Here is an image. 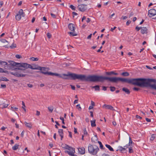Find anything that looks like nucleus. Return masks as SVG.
Segmentation results:
<instances>
[{"instance_id": "1", "label": "nucleus", "mask_w": 156, "mask_h": 156, "mask_svg": "<svg viewBox=\"0 0 156 156\" xmlns=\"http://www.w3.org/2000/svg\"><path fill=\"white\" fill-rule=\"evenodd\" d=\"M63 76L66 77L63 78L65 79H71L72 80L78 79L81 81L92 82H103L105 80L117 83L119 81L122 83H126L141 87L147 86L148 85L150 80H146L143 78L136 79H127L118 77H108L96 75H89L86 76L85 75L77 74L74 73H68L67 74H63Z\"/></svg>"}, {"instance_id": "2", "label": "nucleus", "mask_w": 156, "mask_h": 156, "mask_svg": "<svg viewBox=\"0 0 156 156\" xmlns=\"http://www.w3.org/2000/svg\"><path fill=\"white\" fill-rule=\"evenodd\" d=\"M19 66V68H17V69L21 70H25L26 69L28 68H30L32 69H39L40 66L35 65L34 66H32L30 64L24 62H20L19 63H16Z\"/></svg>"}, {"instance_id": "3", "label": "nucleus", "mask_w": 156, "mask_h": 156, "mask_svg": "<svg viewBox=\"0 0 156 156\" xmlns=\"http://www.w3.org/2000/svg\"><path fill=\"white\" fill-rule=\"evenodd\" d=\"M9 64L6 62L4 61H0V64H3L5 66V68L7 69H17L15 67H18L19 65L16 63H20L12 61H8Z\"/></svg>"}, {"instance_id": "4", "label": "nucleus", "mask_w": 156, "mask_h": 156, "mask_svg": "<svg viewBox=\"0 0 156 156\" xmlns=\"http://www.w3.org/2000/svg\"><path fill=\"white\" fill-rule=\"evenodd\" d=\"M99 150L98 147L96 145L93 146L89 144L88 147V151L89 153L93 155H96Z\"/></svg>"}, {"instance_id": "5", "label": "nucleus", "mask_w": 156, "mask_h": 156, "mask_svg": "<svg viewBox=\"0 0 156 156\" xmlns=\"http://www.w3.org/2000/svg\"><path fill=\"white\" fill-rule=\"evenodd\" d=\"M144 79L148 80L149 79L150 80L149 83H148V85L147 86H142V87H150L152 89L156 90V84H151V83H155L156 82V80L155 79H146L144 78Z\"/></svg>"}, {"instance_id": "6", "label": "nucleus", "mask_w": 156, "mask_h": 156, "mask_svg": "<svg viewBox=\"0 0 156 156\" xmlns=\"http://www.w3.org/2000/svg\"><path fill=\"white\" fill-rule=\"evenodd\" d=\"M40 71H37V72L39 73H42L45 75H49V73L50 72H48L49 69L48 68L46 67H40L39 68Z\"/></svg>"}, {"instance_id": "7", "label": "nucleus", "mask_w": 156, "mask_h": 156, "mask_svg": "<svg viewBox=\"0 0 156 156\" xmlns=\"http://www.w3.org/2000/svg\"><path fill=\"white\" fill-rule=\"evenodd\" d=\"M87 5L83 4L79 5L78 8L80 11L81 12H84L87 9Z\"/></svg>"}, {"instance_id": "8", "label": "nucleus", "mask_w": 156, "mask_h": 156, "mask_svg": "<svg viewBox=\"0 0 156 156\" xmlns=\"http://www.w3.org/2000/svg\"><path fill=\"white\" fill-rule=\"evenodd\" d=\"M10 74L19 77H24L27 75L24 74H20L18 72H11L10 73Z\"/></svg>"}, {"instance_id": "9", "label": "nucleus", "mask_w": 156, "mask_h": 156, "mask_svg": "<svg viewBox=\"0 0 156 156\" xmlns=\"http://www.w3.org/2000/svg\"><path fill=\"white\" fill-rule=\"evenodd\" d=\"M148 15L150 17L156 15V10L154 9H151L148 11Z\"/></svg>"}, {"instance_id": "10", "label": "nucleus", "mask_w": 156, "mask_h": 156, "mask_svg": "<svg viewBox=\"0 0 156 156\" xmlns=\"http://www.w3.org/2000/svg\"><path fill=\"white\" fill-rule=\"evenodd\" d=\"M141 33L143 34H147L148 33V29L146 27H141Z\"/></svg>"}, {"instance_id": "11", "label": "nucleus", "mask_w": 156, "mask_h": 156, "mask_svg": "<svg viewBox=\"0 0 156 156\" xmlns=\"http://www.w3.org/2000/svg\"><path fill=\"white\" fill-rule=\"evenodd\" d=\"M103 107L105 108L106 109H109L112 111L115 110L113 107L111 105H107L106 104H104L103 106Z\"/></svg>"}, {"instance_id": "12", "label": "nucleus", "mask_w": 156, "mask_h": 156, "mask_svg": "<svg viewBox=\"0 0 156 156\" xmlns=\"http://www.w3.org/2000/svg\"><path fill=\"white\" fill-rule=\"evenodd\" d=\"M69 29L71 31L74 32L75 30V25L73 24L70 23L68 25Z\"/></svg>"}, {"instance_id": "13", "label": "nucleus", "mask_w": 156, "mask_h": 156, "mask_svg": "<svg viewBox=\"0 0 156 156\" xmlns=\"http://www.w3.org/2000/svg\"><path fill=\"white\" fill-rule=\"evenodd\" d=\"M79 151L82 154H84L85 153V149L84 147H82L78 149Z\"/></svg>"}, {"instance_id": "14", "label": "nucleus", "mask_w": 156, "mask_h": 156, "mask_svg": "<svg viewBox=\"0 0 156 156\" xmlns=\"http://www.w3.org/2000/svg\"><path fill=\"white\" fill-rule=\"evenodd\" d=\"M24 124L27 127L30 129H31L32 127V124L31 122L27 123L26 122H25Z\"/></svg>"}, {"instance_id": "15", "label": "nucleus", "mask_w": 156, "mask_h": 156, "mask_svg": "<svg viewBox=\"0 0 156 156\" xmlns=\"http://www.w3.org/2000/svg\"><path fill=\"white\" fill-rule=\"evenodd\" d=\"M119 150L122 153H126L127 152V150H126V148L123 147L121 146H120L119 147Z\"/></svg>"}, {"instance_id": "16", "label": "nucleus", "mask_w": 156, "mask_h": 156, "mask_svg": "<svg viewBox=\"0 0 156 156\" xmlns=\"http://www.w3.org/2000/svg\"><path fill=\"white\" fill-rule=\"evenodd\" d=\"M106 74L107 75H117L118 73H115L113 71H111L110 72H106Z\"/></svg>"}, {"instance_id": "17", "label": "nucleus", "mask_w": 156, "mask_h": 156, "mask_svg": "<svg viewBox=\"0 0 156 156\" xmlns=\"http://www.w3.org/2000/svg\"><path fill=\"white\" fill-rule=\"evenodd\" d=\"M122 90L128 94H129L130 93L129 90L126 88L123 87L122 88Z\"/></svg>"}, {"instance_id": "18", "label": "nucleus", "mask_w": 156, "mask_h": 156, "mask_svg": "<svg viewBox=\"0 0 156 156\" xmlns=\"http://www.w3.org/2000/svg\"><path fill=\"white\" fill-rule=\"evenodd\" d=\"M49 75H51V76H59L60 77L62 78V77L61 76H60V75L58 73H53L50 72L49 73Z\"/></svg>"}, {"instance_id": "19", "label": "nucleus", "mask_w": 156, "mask_h": 156, "mask_svg": "<svg viewBox=\"0 0 156 156\" xmlns=\"http://www.w3.org/2000/svg\"><path fill=\"white\" fill-rule=\"evenodd\" d=\"M19 14L23 17L25 16V13L23 12V10L22 9H20L19 11Z\"/></svg>"}, {"instance_id": "20", "label": "nucleus", "mask_w": 156, "mask_h": 156, "mask_svg": "<svg viewBox=\"0 0 156 156\" xmlns=\"http://www.w3.org/2000/svg\"><path fill=\"white\" fill-rule=\"evenodd\" d=\"M105 146L108 148L109 151H114L113 148L109 145L106 144Z\"/></svg>"}, {"instance_id": "21", "label": "nucleus", "mask_w": 156, "mask_h": 156, "mask_svg": "<svg viewBox=\"0 0 156 156\" xmlns=\"http://www.w3.org/2000/svg\"><path fill=\"white\" fill-rule=\"evenodd\" d=\"M92 87L93 88H94L95 90L96 91H99L100 90V86L99 85H96L95 86H92Z\"/></svg>"}, {"instance_id": "22", "label": "nucleus", "mask_w": 156, "mask_h": 156, "mask_svg": "<svg viewBox=\"0 0 156 156\" xmlns=\"http://www.w3.org/2000/svg\"><path fill=\"white\" fill-rule=\"evenodd\" d=\"M96 120L94 119V120H91L90 121L91 123V126L92 127H95L96 126L95 124Z\"/></svg>"}, {"instance_id": "23", "label": "nucleus", "mask_w": 156, "mask_h": 156, "mask_svg": "<svg viewBox=\"0 0 156 156\" xmlns=\"http://www.w3.org/2000/svg\"><path fill=\"white\" fill-rule=\"evenodd\" d=\"M73 148L70 147V146L66 144V147H65V149L68 150L69 151H71L72 150H74Z\"/></svg>"}, {"instance_id": "24", "label": "nucleus", "mask_w": 156, "mask_h": 156, "mask_svg": "<svg viewBox=\"0 0 156 156\" xmlns=\"http://www.w3.org/2000/svg\"><path fill=\"white\" fill-rule=\"evenodd\" d=\"M15 18L17 20H19L21 19V17L20 15L18 13L16 16Z\"/></svg>"}, {"instance_id": "25", "label": "nucleus", "mask_w": 156, "mask_h": 156, "mask_svg": "<svg viewBox=\"0 0 156 156\" xmlns=\"http://www.w3.org/2000/svg\"><path fill=\"white\" fill-rule=\"evenodd\" d=\"M98 144H99L100 145V147L101 149H103V150H104V149H105V148L103 147V146L101 142V141H98Z\"/></svg>"}, {"instance_id": "26", "label": "nucleus", "mask_w": 156, "mask_h": 156, "mask_svg": "<svg viewBox=\"0 0 156 156\" xmlns=\"http://www.w3.org/2000/svg\"><path fill=\"white\" fill-rule=\"evenodd\" d=\"M121 75L122 76H127L129 75V73H128L127 72H125L122 73Z\"/></svg>"}, {"instance_id": "27", "label": "nucleus", "mask_w": 156, "mask_h": 156, "mask_svg": "<svg viewBox=\"0 0 156 156\" xmlns=\"http://www.w3.org/2000/svg\"><path fill=\"white\" fill-rule=\"evenodd\" d=\"M19 146V145L17 144H16L12 147V149L14 150H16L18 148Z\"/></svg>"}, {"instance_id": "28", "label": "nucleus", "mask_w": 156, "mask_h": 156, "mask_svg": "<svg viewBox=\"0 0 156 156\" xmlns=\"http://www.w3.org/2000/svg\"><path fill=\"white\" fill-rule=\"evenodd\" d=\"M58 132L59 136L63 135V130L62 129H59Z\"/></svg>"}, {"instance_id": "29", "label": "nucleus", "mask_w": 156, "mask_h": 156, "mask_svg": "<svg viewBox=\"0 0 156 156\" xmlns=\"http://www.w3.org/2000/svg\"><path fill=\"white\" fill-rule=\"evenodd\" d=\"M71 151H69L68 154L71 156H72L73 154L75 152V149L74 148V150H72Z\"/></svg>"}, {"instance_id": "30", "label": "nucleus", "mask_w": 156, "mask_h": 156, "mask_svg": "<svg viewBox=\"0 0 156 156\" xmlns=\"http://www.w3.org/2000/svg\"><path fill=\"white\" fill-rule=\"evenodd\" d=\"M68 34L70 35H72V36H74L77 35V34L74 32H69Z\"/></svg>"}, {"instance_id": "31", "label": "nucleus", "mask_w": 156, "mask_h": 156, "mask_svg": "<svg viewBox=\"0 0 156 156\" xmlns=\"http://www.w3.org/2000/svg\"><path fill=\"white\" fill-rule=\"evenodd\" d=\"M48 109L50 112H52L54 108L53 106L48 107Z\"/></svg>"}, {"instance_id": "32", "label": "nucleus", "mask_w": 156, "mask_h": 156, "mask_svg": "<svg viewBox=\"0 0 156 156\" xmlns=\"http://www.w3.org/2000/svg\"><path fill=\"white\" fill-rule=\"evenodd\" d=\"M30 60L34 61H37L38 60V58H37L32 57L30 58Z\"/></svg>"}, {"instance_id": "33", "label": "nucleus", "mask_w": 156, "mask_h": 156, "mask_svg": "<svg viewBox=\"0 0 156 156\" xmlns=\"http://www.w3.org/2000/svg\"><path fill=\"white\" fill-rule=\"evenodd\" d=\"M0 72L7 73L8 72V71H5L4 70V69L2 68H0Z\"/></svg>"}, {"instance_id": "34", "label": "nucleus", "mask_w": 156, "mask_h": 156, "mask_svg": "<svg viewBox=\"0 0 156 156\" xmlns=\"http://www.w3.org/2000/svg\"><path fill=\"white\" fill-rule=\"evenodd\" d=\"M69 7L71 8L72 10H75L76 9V7L74 6V5H69Z\"/></svg>"}, {"instance_id": "35", "label": "nucleus", "mask_w": 156, "mask_h": 156, "mask_svg": "<svg viewBox=\"0 0 156 156\" xmlns=\"http://www.w3.org/2000/svg\"><path fill=\"white\" fill-rule=\"evenodd\" d=\"M156 136V135L154 134H152L151 135V137L150 138V140H153L154 139V138H155Z\"/></svg>"}, {"instance_id": "36", "label": "nucleus", "mask_w": 156, "mask_h": 156, "mask_svg": "<svg viewBox=\"0 0 156 156\" xmlns=\"http://www.w3.org/2000/svg\"><path fill=\"white\" fill-rule=\"evenodd\" d=\"M76 107L79 111H81V108L80 104L77 105H76Z\"/></svg>"}, {"instance_id": "37", "label": "nucleus", "mask_w": 156, "mask_h": 156, "mask_svg": "<svg viewBox=\"0 0 156 156\" xmlns=\"http://www.w3.org/2000/svg\"><path fill=\"white\" fill-rule=\"evenodd\" d=\"M110 90L112 91H114L115 89V87H110Z\"/></svg>"}, {"instance_id": "38", "label": "nucleus", "mask_w": 156, "mask_h": 156, "mask_svg": "<svg viewBox=\"0 0 156 156\" xmlns=\"http://www.w3.org/2000/svg\"><path fill=\"white\" fill-rule=\"evenodd\" d=\"M2 79L1 80V81H9V80L5 77H2Z\"/></svg>"}, {"instance_id": "39", "label": "nucleus", "mask_w": 156, "mask_h": 156, "mask_svg": "<svg viewBox=\"0 0 156 156\" xmlns=\"http://www.w3.org/2000/svg\"><path fill=\"white\" fill-rule=\"evenodd\" d=\"M132 141L131 140V139L130 137H129V145H127L126 146H125L126 147V148H128L127 147L129 145V144H132Z\"/></svg>"}, {"instance_id": "40", "label": "nucleus", "mask_w": 156, "mask_h": 156, "mask_svg": "<svg viewBox=\"0 0 156 156\" xmlns=\"http://www.w3.org/2000/svg\"><path fill=\"white\" fill-rule=\"evenodd\" d=\"M83 131L84 135H87L88 134L87 132V131L86 128H85L83 129Z\"/></svg>"}, {"instance_id": "41", "label": "nucleus", "mask_w": 156, "mask_h": 156, "mask_svg": "<svg viewBox=\"0 0 156 156\" xmlns=\"http://www.w3.org/2000/svg\"><path fill=\"white\" fill-rule=\"evenodd\" d=\"M16 44H14L13 43L11 45H9V47L11 48H16Z\"/></svg>"}, {"instance_id": "42", "label": "nucleus", "mask_w": 156, "mask_h": 156, "mask_svg": "<svg viewBox=\"0 0 156 156\" xmlns=\"http://www.w3.org/2000/svg\"><path fill=\"white\" fill-rule=\"evenodd\" d=\"M129 153H133V151L132 149V147H130L129 148Z\"/></svg>"}, {"instance_id": "43", "label": "nucleus", "mask_w": 156, "mask_h": 156, "mask_svg": "<svg viewBox=\"0 0 156 156\" xmlns=\"http://www.w3.org/2000/svg\"><path fill=\"white\" fill-rule=\"evenodd\" d=\"M60 119L62 120V124H65V122H64V118L62 117H60Z\"/></svg>"}, {"instance_id": "44", "label": "nucleus", "mask_w": 156, "mask_h": 156, "mask_svg": "<svg viewBox=\"0 0 156 156\" xmlns=\"http://www.w3.org/2000/svg\"><path fill=\"white\" fill-rule=\"evenodd\" d=\"M9 105L8 104H5V103L3 104V108H5L7 107Z\"/></svg>"}, {"instance_id": "45", "label": "nucleus", "mask_w": 156, "mask_h": 156, "mask_svg": "<svg viewBox=\"0 0 156 156\" xmlns=\"http://www.w3.org/2000/svg\"><path fill=\"white\" fill-rule=\"evenodd\" d=\"M47 37L49 38H51V34L49 33H48L47 34Z\"/></svg>"}, {"instance_id": "46", "label": "nucleus", "mask_w": 156, "mask_h": 156, "mask_svg": "<svg viewBox=\"0 0 156 156\" xmlns=\"http://www.w3.org/2000/svg\"><path fill=\"white\" fill-rule=\"evenodd\" d=\"M0 41L4 43H5L6 42H8V41L5 39H1V40H0Z\"/></svg>"}, {"instance_id": "47", "label": "nucleus", "mask_w": 156, "mask_h": 156, "mask_svg": "<svg viewBox=\"0 0 156 156\" xmlns=\"http://www.w3.org/2000/svg\"><path fill=\"white\" fill-rule=\"evenodd\" d=\"M97 140V137L95 139H94L93 138H91L92 142H94V143H95V141Z\"/></svg>"}, {"instance_id": "48", "label": "nucleus", "mask_w": 156, "mask_h": 156, "mask_svg": "<svg viewBox=\"0 0 156 156\" xmlns=\"http://www.w3.org/2000/svg\"><path fill=\"white\" fill-rule=\"evenodd\" d=\"M51 17H53V18H56V16L55 14H54L52 13H51Z\"/></svg>"}, {"instance_id": "49", "label": "nucleus", "mask_w": 156, "mask_h": 156, "mask_svg": "<svg viewBox=\"0 0 156 156\" xmlns=\"http://www.w3.org/2000/svg\"><path fill=\"white\" fill-rule=\"evenodd\" d=\"M133 90H135L136 91H138L140 90V88H138L136 87H134L133 88Z\"/></svg>"}, {"instance_id": "50", "label": "nucleus", "mask_w": 156, "mask_h": 156, "mask_svg": "<svg viewBox=\"0 0 156 156\" xmlns=\"http://www.w3.org/2000/svg\"><path fill=\"white\" fill-rule=\"evenodd\" d=\"M135 29L136 30H137V31H139L140 29L141 30V27H139L138 26H136L135 28Z\"/></svg>"}, {"instance_id": "51", "label": "nucleus", "mask_w": 156, "mask_h": 156, "mask_svg": "<svg viewBox=\"0 0 156 156\" xmlns=\"http://www.w3.org/2000/svg\"><path fill=\"white\" fill-rule=\"evenodd\" d=\"M70 86L71 87V88L72 90H75V87L74 86L72 85H70Z\"/></svg>"}, {"instance_id": "52", "label": "nucleus", "mask_w": 156, "mask_h": 156, "mask_svg": "<svg viewBox=\"0 0 156 156\" xmlns=\"http://www.w3.org/2000/svg\"><path fill=\"white\" fill-rule=\"evenodd\" d=\"M131 23V21L130 20H128L126 23V25L127 26H128L129 25V24Z\"/></svg>"}, {"instance_id": "53", "label": "nucleus", "mask_w": 156, "mask_h": 156, "mask_svg": "<svg viewBox=\"0 0 156 156\" xmlns=\"http://www.w3.org/2000/svg\"><path fill=\"white\" fill-rule=\"evenodd\" d=\"M11 109L12 110H14V109L15 110H16L17 109H18V108H16V107H11Z\"/></svg>"}, {"instance_id": "54", "label": "nucleus", "mask_w": 156, "mask_h": 156, "mask_svg": "<svg viewBox=\"0 0 156 156\" xmlns=\"http://www.w3.org/2000/svg\"><path fill=\"white\" fill-rule=\"evenodd\" d=\"M27 85L28 87H29L31 88L33 87V85L30 83L27 84Z\"/></svg>"}, {"instance_id": "55", "label": "nucleus", "mask_w": 156, "mask_h": 156, "mask_svg": "<svg viewBox=\"0 0 156 156\" xmlns=\"http://www.w3.org/2000/svg\"><path fill=\"white\" fill-rule=\"evenodd\" d=\"M108 87H105V86H103L102 87V88H103V90H106L107 89V88Z\"/></svg>"}, {"instance_id": "56", "label": "nucleus", "mask_w": 156, "mask_h": 156, "mask_svg": "<svg viewBox=\"0 0 156 156\" xmlns=\"http://www.w3.org/2000/svg\"><path fill=\"white\" fill-rule=\"evenodd\" d=\"M92 35V34H90V35H89L87 37V38L88 39H90L91 38V36Z\"/></svg>"}, {"instance_id": "57", "label": "nucleus", "mask_w": 156, "mask_h": 156, "mask_svg": "<svg viewBox=\"0 0 156 156\" xmlns=\"http://www.w3.org/2000/svg\"><path fill=\"white\" fill-rule=\"evenodd\" d=\"M16 57L17 58H21V56H20V55H16Z\"/></svg>"}, {"instance_id": "58", "label": "nucleus", "mask_w": 156, "mask_h": 156, "mask_svg": "<svg viewBox=\"0 0 156 156\" xmlns=\"http://www.w3.org/2000/svg\"><path fill=\"white\" fill-rule=\"evenodd\" d=\"M91 106H92L93 107L95 105L94 102L93 101H91Z\"/></svg>"}, {"instance_id": "59", "label": "nucleus", "mask_w": 156, "mask_h": 156, "mask_svg": "<svg viewBox=\"0 0 156 156\" xmlns=\"http://www.w3.org/2000/svg\"><path fill=\"white\" fill-rule=\"evenodd\" d=\"M1 86L2 88H5L6 87V85L5 84H1Z\"/></svg>"}, {"instance_id": "60", "label": "nucleus", "mask_w": 156, "mask_h": 156, "mask_svg": "<svg viewBox=\"0 0 156 156\" xmlns=\"http://www.w3.org/2000/svg\"><path fill=\"white\" fill-rule=\"evenodd\" d=\"M127 16H122V18L123 19V20H125L127 18Z\"/></svg>"}, {"instance_id": "61", "label": "nucleus", "mask_w": 156, "mask_h": 156, "mask_svg": "<svg viewBox=\"0 0 156 156\" xmlns=\"http://www.w3.org/2000/svg\"><path fill=\"white\" fill-rule=\"evenodd\" d=\"M146 121L147 122H150L151 121V119H149L147 118H145Z\"/></svg>"}, {"instance_id": "62", "label": "nucleus", "mask_w": 156, "mask_h": 156, "mask_svg": "<svg viewBox=\"0 0 156 156\" xmlns=\"http://www.w3.org/2000/svg\"><path fill=\"white\" fill-rule=\"evenodd\" d=\"M116 28V27H114L113 28H112L110 29V30L112 31H113L115 30Z\"/></svg>"}, {"instance_id": "63", "label": "nucleus", "mask_w": 156, "mask_h": 156, "mask_svg": "<svg viewBox=\"0 0 156 156\" xmlns=\"http://www.w3.org/2000/svg\"><path fill=\"white\" fill-rule=\"evenodd\" d=\"M40 115V112L38 111H37L36 115L39 116Z\"/></svg>"}, {"instance_id": "64", "label": "nucleus", "mask_w": 156, "mask_h": 156, "mask_svg": "<svg viewBox=\"0 0 156 156\" xmlns=\"http://www.w3.org/2000/svg\"><path fill=\"white\" fill-rule=\"evenodd\" d=\"M102 156H110L108 154H103L102 155Z\"/></svg>"}]
</instances>
